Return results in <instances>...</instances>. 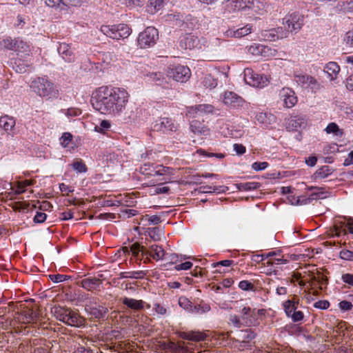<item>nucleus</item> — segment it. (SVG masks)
I'll use <instances>...</instances> for the list:
<instances>
[{
  "label": "nucleus",
  "instance_id": "51",
  "mask_svg": "<svg viewBox=\"0 0 353 353\" xmlns=\"http://www.w3.org/2000/svg\"><path fill=\"white\" fill-rule=\"evenodd\" d=\"M314 307L321 310H326L330 307V303L326 300L318 301L314 304Z\"/></svg>",
  "mask_w": 353,
  "mask_h": 353
},
{
  "label": "nucleus",
  "instance_id": "28",
  "mask_svg": "<svg viewBox=\"0 0 353 353\" xmlns=\"http://www.w3.org/2000/svg\"><path fill=\"white\" fill-rule=\"evenodd\" d=\"M19 42V39L6 38L0 42V48L15 51Z\"/></svg>",
  "mask_w": 353,
  "mask_h": 353
},
{
  "label": "nucleus",
  "instance_id": "21",
  "mask_svg": "<svg viewBox=\"0 0 353 353\" xmlns=\"http://www.w3.org/2000/svg\"><path fill=\"white\" fill-rule=\"evenodd\" d=\"M101 283H102L101 280L100 279L96 278V277L85 278V279H83L81 281V286L84 289H85L88 291H91V292L97 290L98 288L101 285Z\"/></svg>",
  "mask_w": 353,
  "mask_h": 353
},
{
  "label": "nucleus",
  "instance_id": "32",
  "mask_svg": "<svg viewBox=\"0 0 353 353\" xmlns=\"http://www.w3.org/2000/svg\"><path fill=\"white\" fill-rule=\"evenodd\" d=\"M325 71L331 79L336 78L340 71L339 65L335 62H330L325 66Z\"/></svg>",
  "mask_w": 353,
  "mask_h": 353
},
{
  "label": "nucleus",
  "instance_id": "24",
  "mask_svg": "<svg viewBox=\"0 0 353 353\" xmlns=\"http://www.w3.org/2000/svg\"><path fill=\"white\" fill-rule=\"evenodd\" d=\"M256 336V333L251 329H247L245 330H241L238 334V341L241 343L239 349L244 347L245 344L249 343Z\"/></svg>",
  "mask_w": 353,
  "mask_h": 353
},
{
  "label": "nucleus",
  "instance_id": "64",
  "mask_svg": "<svg viewBox=\"0 0 353 353\" xmlns=\"http://www.w3.org/2000/svg\"><path fill=\"white\" fill-rule=\"evenodd\" d=\"M234 261L232 260H223L220 261L219 262L214 263L212 264L213 267H218L219 265L225 266V267H229L231 265H232Z\"/></svg>",
  "mask_w": 353,
  "mask_h": 353
},
{
  "label": "nucleus",
  "instance_id": "37",
  "mask_svg": "<svg viewBox=\"0 0 353 353\" xmlns=\"http://www.w3.org/2000/svg\"><path fill=\"white\" fill-rule=\"evenodd\" d=\"M145 273L143 271L137 272H121L119 276L120 279L132 278V279H141L143 278Z\"/></svg>",
  "mask_w": 353,
  "mask_h": 353
},
{
  "label": "nucleus",
  "instance_id": "3",
  "mask_svg": "<svg viewBox=\"0 0 353 353\" xmlns=\"http://www.w3.org/2000/svg\"><path fill=\"white\" fill-rule=\"evenodd\" d=\"M15 52H17V57L14 59L13 68L17 72H25L32 64L30 61V48L27 43L19 40Z\"/></svg>",
  "mask_w": 353,
  "mask_h": 353
},
{
  "label": "nucleus",
  "instance_id": "16",
  "mask_svg": "<svg viewBox=\"0 0 353 353\" xmlns=\"http://www.w3.org/2000/svg\"><path fill=\"white\" fill-rule=\"evenodd\" d=\"M252 30V26L250 24H247L245 26L237 28L236 30L232 28L229 29L227 30L226 34L228 37L231 38L239 39L250 34Z\"/></svg>",
  "mask_w": 353,
  "mask_h": 353
},
{
  "label": "nucleus",
  "instance_id": "53",
  "mask_svg": "<svg viewBox=\"0 0 353 353\" xmlns=\"http://www.w3.org/2000/svg\"><path fill=\"white\" fill-rule=\"evenodd\" d=\"M50 278L55 283H60L65 281L69 276L63 274H52L50 275Z\"/></svg>",
  "mask_w": 353,
  "mask_h": 353
},
{
  "label": "nucleus",
  "instance_id": "45",
  "mask_svg": "<svg viewBox=\"0 0 353 353\" xmlns=\"http://www.w3.org/2000/svg\"><path fill=\"white\" fill-rule=\"evenodd\" d=\"M29 203L25 201H17L12 204V208L14 211H23L28 208Z\"/></svg>",
  "mask_w": 353,
  "mask_h": 353
},
{
  "label": "nucleus",
  "instance_id": "8",
  "mask_svg": "<svg viewBox=\"0 0 353 353\" xmlns=\"http://www.w3.org/2000/svg\"><path fill=\"white\" fill-rule=\"evenodd\" d=\"M159 38L158 30L154 27H147L138 37V43L141 48L152 46Z\"/></svg>",
  "mask_w": 353,
  "mask_h": 353
},
{
  "label": "nucleus",
  "instance_id": "30",
  "mask_svg": "<svg viewBox=\"0 0 353 353\" xmlns=\"http://www.w3.org/2000/svg\"><path fill=\"white\" fill-rule=\"evenodd\" d=\"M15 125V121L8 116H3L0 118V127L6 131L12 130Z\"/></svg>",
  "mask_w": 353,
  "mask_h": 353
},
{
  "label": "nucleus",
  "instance_id": "2",
  "mask_svg": "<svg viewBox=\"0 0 353 353\" xmlns=\"http://www.w3.org/2000/svg\"><path fill=\"white\" fill-rule=\"evenodd\" d=\"M51 312L57 320L68 325L81 327L85 323V319L70 308L54 305Z\"/></svg>",
  "mask_w": 353,
  "mask_h": 353
},
{
  "label": "nucleus",
  "instance_id": "48",
  "mask_svg": "<svg viewBox=\"0 0 353 353\" xmlns=\"http://www.w3.org/2000/svg\"><path fill=\"white\" fill-rule=\"evenodd\" d=\"M197 153L208 157H216L219 159H223L225 157V155L222 153H209L202 149L198 150Z\"/></svg>",
  "mask_w": 353,
  "mask_h": 353
},
{
  "label": "nucleus",
  "instance_id": "1",
  "mask_svg": "<svg viewBox=\"0 0 353 353\" xmlns=\"http://www.w3.org/2000/svg\"><path fill=\"white\" fill-rule=\"evenodd\" d=\"M128 98L129 94L123 88L101 86L93 93L91 102L101 114L115 115L125 108Z\"/></svg>",
  "mask_w": 353,
  "mask_h": 353
},
{
  "label": "nucleus",
  "instance_id": "20",
  "mask_svg": "<svg viewBox=\"0 0 353 353\" xmlns=\"http://www.w3.org/2000/svg\"><path fill=\"white\" fill-rule=\"evenodd\" d=\"M17 318L23 323H30L37 319V314L32 309L24 308Z\"/></svg>",
  "mask_w": 353,
  "mask_h": 353
},
{
  "label": "nucleus",
  "instance_id": "35",
  "mask_svg": "<svg viewBox=\"0 0 353 353\" xmlns=\"http://www.w3.org/2000/svg\"><path fill=\"white\" fill-rule=\"evenodd\" d=\"M331 232L332 236H336L345 235L347 234L346 228L344 227V223L342 222L336 223L331 230Z\"/></svg>",
  "mask_w": 353,
  "mask_h": 353
},
{
  "label": "nucleus",
  "instance_id": "57",
  "mask_svg": "<svg viewBox=\"0 0 353 353\" xmlns=\"http://www.w3.org/2000/svg\"><path fill=\"white\" fill-rule=\"evenodd\" d=\"M192 267V263L190 261H186L182 263L179 265H177L174 267L176 270H187L190 269Z\"/></svg>",
  "mask_w": 353,
  "mask_h": 353
},
{
  "label": "nucleus",
  "instance_id": "33",
  "mask_svg": "<svg viewBox=\"0 0 353 353\" xmlns=\"http://www.w3.org/2000/svg\"><path fill=\"white\" fill-rule=\"evenodd\" d=\"M130 251L132 254L137 256L139 253L141 252L143 256H145L148 257V254L149 253V250L143 245H141L139 243H134L130 246Z\"/></svg>",
  "mask_w": 353,
  "mask_h": 353
},
{
  "label": "nucleus",
  "instance_id": "6",
  "mask_svg": "<svg viewBox=\"0 0 353 353\" xmlns=\"http://www.w3.org/2000/svg\"><path fill=\"white\" fill-rule=\"evenodd\" d=\"M140 172L143 174L148 176H163L161 180H167L166 176H170L174 174V169L170 167L163 166V165H153L151 164H144L140 168Z\"/></svg>",
  "mask_w": 353,
  "mask_h": 353
},
{
  "label": "nucleus",
  "instance_id": "25",
  "mask_svg": "<svg viewBox=\"0 0 353 353\" xmlns=\"http://www.w3.org/2000/svg\"><path fill=\"white\" fill-rule=\"evenodd\" d=\"M122 303L134 310H140L144 307V302L142 300H136L128 297H124L122 299Z\"/></svg>",
  "mask_w": 353,
  "mask_h": 353
},
{
  "label": "nucleus",
  "instance_id": "61",
  "mask_svg": "<svg viewBox=\"0 0 353 353\" xmlns=\"http://www.w3.org/2000/svg\"><path fill=\"white\" fill-rule=\"evenodd\" d=\"M234 150L238 155L243 154L245 151V147L242 144L235 143L233 145Z\"/></svg>",
  "mask_w": 353,
  "mask_h": 353
},
{
  "label": "nucleus",
  "instance_id": "63",
  "mask_svg": "<svg viewBox=\"0 0 353 353\" xmlns=\"http://www.w3.org/2000/svg\"><path fill=\"white\" fill-rule=\"evenodd\" d=\"M110 128V123L109 121L107 120H103L101 123L100 126L99 127V129L97 130L98 132H102L104 130H108ZM98 127H96V129H97Z\"/></svg>",
  "mask_w": 353,
  "mask_h": 353
},
{
  "label": "nucleus",
  "instance_id": "18",
  "mask_svg": "<svg viewBox=\"0 0 353 353\" xmlns=\"http://www.w3.org/2000/svg\"><path fill=\"white\" fill-rule=\"evenodd\" d=\"M199 39L191 34H188L180 41V46L184 49L193 50L199 48Z\"/></svg>",
  "mask_w": 353,
  "mask_h": 353
},
{
  "label": "nucleus",
  "instance_id": "7",
  "mask_svg": "<svg viewBox=\"0 0 353 353\" xmlns=\"http://www.w3.org/2000/svg\"><path fill=\"white\" fill-rule=\"evenodd\" d=\"M101 31L113 39H125L130 36L131 29L125 24L102 26Z\"/></svg>",
  "mask_w": 353,
  "mask_h": 353
},
{
  "label": "nucleus",
  "instance_id": "50",
  "mask_svg": "<svg viewBox=\"0 0 353 353\" xmlns=\"http://www.w3.org/2000/svg\"><path fill=\"white\" fill-rule=\"evenodd\" d=\"M239 287L243 290H252L254 285L248 281H241L239 283Z\"/></svg>",
  "mask_w": 353,
  "mask_h": 353
},
{
  "label": "nucleus",
  "instance_id": "41",
  "mask_svg": "<svg viewBox=\"0 0 353 353\" xmlns=\"http://www.w3.org/2000/svg\"><path fill=\"white\" fill-rule=\"evenodd\" d=\"M325 130L327 134L334 133L336 135L339 134L341 135L343 134V132L339 129V126L335 123H329Z\"/></svg>",
  "mask_w": 353,
  "mask_h": 353
},
{
  "label": "nucleus",
  "instance_id": "42",
  "mask_svg": "<svg viewBox=\"0 0 353 353\" xmlns=\"http://www.w3.org/2000/svg\"><path fill=\"white\" fill-rule=\"evenodd\" d=\"M319 194V193H312L308 197L303 196V197H301V199L299 198L297 200V203L298 204L310 203L312 201L318 199Z\"/></svg>",
  "mask_w": 353,
  "mask_h": 353
},
{
  "label": "nucleus",
  "instance_id": "31",
  "mask_svg": "<svg viewBox=\"0 0 353 353\" xmlns=\"http://www.w3.org/2000/svg\"><path fill=\"white\" fill-rule=\"evenodd\" d=\"M281 30V28L271 29L264 30L262 32L263 39L265 41H273L279 39V33Z\"/></svg>",
  "mask_w": 353,
  "mask_h": 353
},
{
  "label": "nucleus",
  "instance_id": "56",
  "mask_svg": "<svg viewBox=\"0 0 353 353\" xmlns=\"http://www.w3.org/2000/svg\"><path fill=\"white\" fill-rule=\"evenodd\" d=\"M290 317L292 318V319L294 322H297V321H302L303 319L304 315L301 311L296 310L291 314V316Z\"/></svg>",
  "mask_w": 353,
  "mask_h": 353
},
{
  "label": "nucleus",
  "instance_id": "27",
  "mask_svg": "<svg viewBox=\"0 0 353 353\" xmlns=\"http://www.w3.org/2000/svg\"><path fill=\"white\" fill-rule=\"evenodd\" d=\"M299 300L294 296L292 299L288 300L283 303V307L285 312L288 316H290L291 314L296 311Z\"/></svg>",
  "mask_w": 353,
  "mask_h": 353
},
{
  "label": "nucleus",
  "instance_id": "12",
  "mask_svg": "<svg viewBox=\"0 0 353 353\" xmlns=\"http://www.w3.org/2000/svg\"><path fill=\"white\" fill-rule=\"evenodd\" d=\"M245 78L248 84L256 88H263L269 81L266 77L255 73L250 69L245 70Z\"/></svg>",
  "mask_w": 353,
  "mask_h": 353
},
{
  "label": "nucleus",
  "instance_id": "23",
  "mask_svg": "<svg viewBox=\"0 0 353 353\" xmlns=\"http://www.w3.org/2000/svg\"><path fill=\"white\" fill-rule=\"evenodd\" d=\"M281 96L283 98L285 106L288 108H292L297 102L294 92L289 89H283Z\"/></svg>",
  "mask_w": 353,
  "mask_h": 353
},
{
  "label": "nucleus",
  "instance_id": "4",
  "mask_svg": "<svg viewBox=\"0 0 353 353\" xmlns=\"http://www.w3.org/2000/svg\"><path fill=\"white\" fill-rule=\"evenodd\" d=\"M33 87L39 96L47 99H57L59 97V90L53 83L46 79L39 78L33 82Z\"/></svg>",
  "mask_w": 353,
  "mask_h": 353
},
{
  "label": "nucleus",
  "instance_id": "10",
  "mask_svg": "<svg viewBox=\"0 0 353 353\" xmlns=\"http://www.w3.org/2000/svg\"><path fill=\"white\" fill-rule=\"evenodd\" d=\"M214 106L208 104H199L194 106H190L187 108L185 117L189 119H199L203 118L204 115L212 113L214 111Z\"/></svg>",
  "mask_w": 353,
  "mask_h": 353
},
{
  "label": "nucleus",
  "instance_id": "49",
  "mask_svg": "<svg viewBox=\"0 0 353 353\" xmlns=\"http://www.w3.org/2000/svg\"><path fill=\"white\" fill-rule=\"evenodd\" d=\"M72 139V135L70 132H64L61 137V144L66 147Z\"/></svg>",
  "mask_w": 353,
  "mask_h": 353
},
{
  "label": "nucleus",
  "instance_id": "5",
  "mask_svg": "<svg viewBox=\"0 0 353 353\" xmlns=\"http://www.w3.org/2000/svg\"><path fill=\"white\" fill-rule=\"evenodd\" d=\"M265 309L251 308L249 306H243L241 310V318L246 325L256 326L259 325L260 317L265 315Z\"/></svg>",
  "mask_w": 353,
  "mask_h": 353
},
{
  "label": "nucleus",
  "instance_id": "52",
  "mask_svg": "<svg viewBox=\"0 0 353 353\" xmlns=\"http://www.w3.org/2000/svg\"><path fill=\"white\" fill-rule=\"evenodd\" d=\"M339 307L343 311H349L352 309L353 305L350 301H342L339 304Z\"/></svg>",
  "mask_w": 353,
  "mask_h": 353
},
{
  "label": "nucleus",
  "instance_id": "9",
  "mask_svg": "<svg viewBox=\"0 0 353 353\" xmlns=\"http://www.w3.org/2000/svg\"><path fill=\"white\" fill-rule=\"evenodd\" d=\"M167 74L176 81L185 83L190 78L191 72L189 68L185 65H171L168 68Z\"/></svg>",
  "mask_w": 353,
  "mask_h": 353
},
{
  "label": "nucleus",
  "instance_id": "47",
  "mask_svg": "<svg viewBox=\"0 0 353 353\" xmlns=\"http://www.w3.org/2000/svg\"><path fill=\"white\" fill-rule=\"evenodd\" d=\"M46 218L47 215L46 213L37 212L33 221L35 223H42L46 220Z\"/></svg>",
  "mask_w": 353,
  "mask_h": 353
},
{
  "label": "nucleus",
  "instance_id": "11",
  "mask_svg": "<svg viewBox=\"0 0 353 353\" xmlns=\"http://www.w3.org/2000/svg\"><path fill=\"white\" fill-rule=\"evenodd\" d=\"M303 17L299 13H292L285 16L283 19L285 29L288 32L299 31L303 26Z\"/></svg>",
  "mask_w": 353,
  "mask_h": 353
},
{
  "label": "nucleus",
  "instance_id": "15",
  "mask_svg": "<svg viewBox=\"0 0 353 353\" xmlns=\"http://www.w3.org/2000/svg\"><path fill=\"white\" fill-rule=\"evenodd\" d=\"M223 101L226 105L232 108L242 106L244 103V100L242 97L230 91L224 93Z\"/></svg>",
  "mask_w": 353,
  "mask_h": 353
},
{
  "label": "nucleus",
  "instance_id": "29",
  "mask_svg": "<svg viewBox=\"0 0 353 353\" xmlns=\"http://www.w3.org/2000/svg\"><path fill=\"white\" fill-rule=\"evenodd\" d=\"M150 81L157 85L164 86L167 83L165 77L159 72H151L147 74Z\"/></svg>",
  "mask_w": 353,
  "mask_h": 353
},
{
  "label": "nucleus",
  "instance_id": "55",
  "mask_svg": "<svg viewBox=\"0 0 353 353\" xmlns=\"http://www.w3.org/2000/svg\"><path fill=\"white\" fill-rule=\"evenodd\" d=\"M203 83L205 86L210 88L214 87L216 85V81L213 79L210 75L206 76L204 78Z\"/></svg>",
  "mask_w": 353,
  "mask_h": 353
},
{
  "label": "nucleus",
  "instance_id": "34",
  "mask_svg": "<svg viewBox=\"0 0 353 353\" xmlns=\"http://www.w3.org/2000/svg\"><path fill=\"white\" fill-rule=\"evenodd\" d=\"M240 191H248L256 190L260 187V183L257 182L241 183L236 185Z\"/></svg>",
  "mask_w": 353,
  "mask_h": 353
},
{
  "label": "nucleus",
  "instance_id": "26",
  "mask_svg": "<svg viewBox=\"0 0 353 353\" xmlns=\"http://www.w3.org/2000/svg\"><path fill=\"white\" fill-rule=\"evenodd\" d=\"M148 256H152L154 260L159 261L163 259L165 252L162 247L157 245H152L150 247Z\"/></svg>",
  "mask_w": 353,
  "mask_h": 353
},
{
  "label": "nucleus",
  "instance_id": "19",
  "mask_svg": "<svg viewBox=\"0 0 353 353\" xmlns=\"http://www.w3.org/2000/svg\"><path fill=\"white\" fill-rule=\"evenodd\" d=\"M181 338L185 340L195 342L203 341L207 337V334L200 331L183 332L180 334Z\"/></svg>",
  "mask_w": 353,
  "mask_h": 353
},
{
  "label": "nucleus",
  "instance_id": "59",
  "mask_svg": "<svg viewBox=\"0 0 353 353\" xmlns=\"http://www.w3.org/2000/svg\"><path fill=\"white\" fill-rule=\"evenodd\" d=\"M59 189L62 192H65L63 194V195H69V193L73 192L74 189L72 187H70L65 183H62L59 185Z\"/></svg>",
  "mask_w": 353,
  "mask_h": 353
},
{
  "label": "nucleus",
  "instance_id": "14",
  "mask_svg": "<svg viewBox=\"0 0 353 353\" xmlns=\"http://www.w3.org/2000/svg\"><path fill=\"white\" fill-rule=\"evenodd\" d=\"M203 120L200 121L199 119L192 120L190 122L191 131L197 136L207 137L210 134V129L203 123Z\"/></svg>",
  "mask_w": 353,
  "mask_h": 353
},
{
  "label": "nucleus",
  "instance_id": "58",
  "mask_svg": "<svg viewBox=\"0 0 353 353\" xmlns=\"http://www.w3.org/2000/svg\"><path fill=\"white\" fill-rule=\"evenodd\" d=\"M316 174L318 176L324 178L327 176L328 174H330V169L328 166H323L321 168H320L317 172Z\"/></svg>",
  "mask_w": 353,
  "mask_h": 353
},
{
  "label": "nucleus",
  "instance_id": "13",
  "mask_svg": "<svg viewBox=\"0 0 353 353\" xmlns=\"http://www.w3.org/2000/svg\"><path fill=\"white\" fill-rule=\"evenodd\" d=\"M85 309L92 317L95 319L103 318L108 312L107 307L98 305L96 301H90L85 305Z\"/></svg>",
  "mask_w": 353,
  "mask_h": 353
},
{
  "label": "nucleus",
  "instance_id": "17",
  "mask_svg": "<svg viewBox=\"0 0 353 353\" xmlns=\"http://www.w3.org/2000/svg\"><path fill=\"white\" fill-rule=\"evenodd\" d=\"M154 128L160 131H176L177 126L168 118L161 119L155 122Z\"/></svg>",
  "mask_w": 353,
  "mask_h": 353
},
{
  "label": "nucleus",
  "instance_id": "43",
  "mask_svg": "<svg viewBox=\"0 0 353 353\" xmlns=\"http://www.w3.org/2000/svg\"><path fill=\"white\" fill-rule=\"evenodd\" d=\"M72 166L74 170L81 173L85 172L88 170L87 166L81 160H78L73 162Z\"/></svg>",
  "mask_w": 353,
  "mask_h": 353
},
{
  "label": "nucleus",
  "instance_id": "22",
  "mask_svg": "<svg viewBox=\"0 0 353 353\" xmlns=\"http://www.w3.org/2000/svg\"><path fill=\"white\" fill-rule=\"evenodd\" d=\"M58 52L67 61L70 62L74 60V53L71 50L70 45L67 43L61 42L59 43Z\"/></svg>",
  "mask_w": 353,
  "mask_h": 353
},
{
  "label": "nucleus",
  "instance_id": "54",
  "mask_svg": "<svg viewBox=\"0 0 353 353\" xmlns=\"http://www.w3.org/2000/svg\"><path fill=\"white\" fill-rule=\"evenodd\" d=\"M268 166L267 162H255L252 165V169L256 171L265 170Z\"/></svg>",
  "mask_w": 353,
  "mask_h": 353
},
{
  "label": "nucleus",
  "instance_id": "40",
  "mask_svg": "<svg viewBox=\"0 0 353 353\" xmlns=\"http://www.w3.org/2000/svg\"><path fill=\"white\" fill-rule=\"evenodd\" d=\"M148 235L154 241H159L161 237V230L159 228L148 229Z\"/></svg>",
  "mask_w": 353,
  "mask_h": 353
},
{
  "label": "nucleus",
  "instance_id": "62",
  "mask_svg": "<svg viewBox=\"0 0 353 353\" xmlns=\"http://www.w3.org/2000/svg\"><path fill=\"white\" fill-rule=\"evenodd\" d=\"M342 280L344 283L353 286V274H344L342 275Z\"/></svg>",
  "mask_w": 353,
  "mask_h": 353
},
{
  "label": "nucleus",
  "instance_id": "38",
  "mask_svg": "<svg viewBox=\"0 0 353 353\" xmlns=\"http://www.w3.org/2000/svg\"><path fill=\"white\" fill-rule=\"evenodd\" d=\"M45 2L50 8H59L61 10L67 9V5L63 0H45Z\"/></svg>",
  "mask_w": 353,
  "mask_h": 353
},
{
  "label": "nucleus",
  "instance_id": "46",
  "mask_svg": "<svg viewBox=\"0 0 353 353\" xmlns=\"http://www.w3.org/2000/svg\"><path fill=\"white\" fill-rule=\"evenodd\" d=\"M339 256L343 260L352 261L353 252L348 250H343L340 252Z\"/></svg>",
  "mask_w": 353,
  "mask_h": 353
},
{
  "label": "nucleus",
  "instance_id": "36",
  "mask_svg": "<svg viewBox=\"0 0 353 353\" xmlns=\"http://www.w3.org/2000/svg\"><path fill=\"white\" fill-rule=\"evenodd\" d=\"M163 4V0H149L148 4V12L154 13L159 10Z\"/></svg>",
  "mask_w": 353,
  "mask_h": 353
},
{
  "label": "nucleus",
  "instance_id": "44",
  "mask_svg": "<svg viewBox=\"0 0 353 353\" xmlns=\"http://www.w3.org/2000/svg\"><path fill=\"white\" fill-rule=\"evenodd\" d=\"M179 305L189 312H190L191 308H192L191 301L185 296H181L179 299Z\"/></svg>",
  "mask_w": 353,
  "mask_h": 353
},
{
  "label": "nucleus",
  "instance_id": "60",
  "mask_svg": "<svg viewBox=\"0 0 353 353\" xmlns=\"http://www.w3.org/2000/svg\"><path fill=\"white\" fill-rule=\"evenodd\" d=\"M345 41L347 46L353 48V30L347 32Z\"/></svg>",
  "mask_w": 353,
  "mask_h": 353
},
{
  "label": "nucleus",
  "instance_id": "39",
  "mask_svg": "<svg viewBox=\"0 0 353 353\" xmlns=\"http://www.w3.org/2000/svg\"><path fill=\"white\" fill-rule=\"evenodd\" d=\"M210 310V306L208 304H203V305H196L192 306V308H191L190 312L192 313H196L199 314H203L206 312H208Z\"/></svg>",
  "mask_w": 353,
  "mask_h": 353
}]
</instances>
